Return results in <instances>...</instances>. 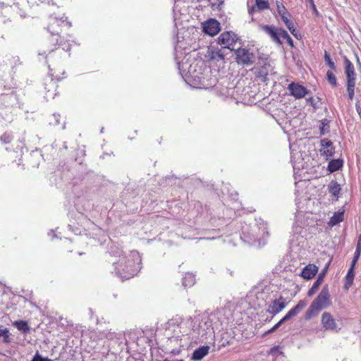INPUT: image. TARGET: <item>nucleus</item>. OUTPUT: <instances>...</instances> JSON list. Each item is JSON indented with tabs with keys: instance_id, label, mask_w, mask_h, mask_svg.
<instances>
[{
	"instance_id": "nucleus-1",
	"label": "nucleus",
	"mask_w": 361,
	"mask_h": 361,
	"mask_svg": "<svg viewBox=\"0 0 361 361\" xmlns=\"http://www.w3.org/2000/svg\"><path fill=\"white\" fill-rule=\"evenodd\" d=\"M110 253L115 258L112 260V272L122 281L133 278L142 268V259L137 251L133 250L126 253L118 247L113 246Z\"/></svg>"
},
{
	"instance_id": "nucleus-2",
	"label": "nucleus",
	"mask_w": 361,
	"mask_h": 361,
	"mask_svg": "<svg viewBox=\"0 0 361 361\" xmlns=\"http://www.w3.org/2000/svg\"><path fill=\"white\" fill-rule=\"evenodd\" d=\"M182 46L180 43L175 47V59L178 64V68L183 78H185V80L193 79H202L200 76V71L197 70V67L200 63L203 64V61L199 60L191 63V56L189 53L184 52L185 56L183 59L182 57Z\"/></svg>"
},
{
	"instance_id": "nucleus-3",
	"label": "nucleus",
	"mask_w": 361,
	"mask_h": 361,
	"mask_svg": "<svg viewBox=\"0 0 361 361\" xmlns=\"http://www.w3.org/2000/svg\"><path fill=\"white\" fill-rule=\"evenodd\" d=\"M225 310L221 309L212 312L209 315L204 317L200 322L197 329V333L202 338H206L207 336H212L214 333V328H218L219 325L226 322V319L224 317Z\"/></svg>"
},
{
	"instance_id": "nucleus-4",
	"label": "nucleus",
	"mask_w": 361,
	"mask_h": 361,
	"mask_svg": "<svg viewBox=\"0 0 361 361\" xmlns=\"http://www.w3.org/2000/svg\"><path fill=\"white\" fill-rule=\"evenodd\" d=\"M268 235L267 224L262 220H256L252 225H246L243 227L241 239L247 243H252L256 241L259 244H264V240Z\"/></svg>"
},
{
	"instance_id": "nucleus-5",
	"label": "nucleus",
	"mask_w": 361,
	"mask_h": 361,
	"mask_svg": "<svg viewBox=\"0 0 361 361\" xmlns=\"http://www.w3.org/2000/svg\"><path fill=\"white\" fill-rule=\"evenodd\" d=\"M331 305L330 295L327 286H325L317 297L312 301L305 313V319L309 320L317 315L322 310Z\"/></svg>"
},
{
	"instance_id": "nucleus-6",
	"label": "nucleus",
	"mask_w": 361,
	"mask_h": 361,
	"mask_svg": "<svg viewBox=\"0 0 361 361\" xmlns=\"http://www.w3.org/2000/svg\"><path fill=\"white\" fill-rule=\"evenodd\" d=\"M345 73L347 78V92L348 97L352 100L355 94L356 73L351 61L346 57L344 59Z\"/></svg>"
},
{
	"instance_id": "nucleus-7",
	"label": "nucleus",
	"mask_w": 361,
	"mask_h": 361,
	"mask_svg": "<svg viewBox=\"0 0 361 361\" xmlns=\"http://www.w3.org/2000/svg\"><path fill=\"white\" fill-rule=\"evenodd\" d=\"M66 18L63 16L61 18H57L56 17L51 16L49 19V23L48 25V30L50 32V33L52 35V41L56 42V43L59 42L58 39V34H59V27L63 25H68V26H71V23L66 22Z\"/></svg>"
},
{
	"instance_id": "nucleus-8",
	"label": "nucleus",
	"mask_w": 361,
	"mask_h": 361,
	"mask_svg": "<svg viewBox=\"0 0 361 361\" xmlns=\"http://www.w3.org/2000/svg\"><path fill=\"white\" fill-rule=\"evenodd\" d=\"M235 54L239 65L249 66L255 62V55L247 49L238 48L235 51Z\"/></svg>"
},
{
	"instance_id": "nucleus-9",
	"label": "nucleus",
	"mask_w": 361,
	"mask_h": 361,
	"mask_svg": "<svg viewBox=\"0 0 361 361\" xmlns=\"http://www.w3.org/2000/svg\"><path fill=\"white\" fill-rule=\"evenodd\" d=\"M321 324L325 331L338 332L341 330V325L333 316L327 312L322 314Z\"/></svg>"
},
{
	"instance_id": "nucleus-10",
	"label": "nucleus",
	"mask_w": 361,
	"mask_h": 361,
	"mask_svg": "<svg viewBox=\"0 0 361 361\" xmlns=\"http://www.w3.org/2000/svg\"><path fill=\"white\" fill-rule=\"evenodd\" d=\"M307 305V302L305 300H300L298 304L291 310H290L287 314L277 323L274 327L269 331L272 332L279 328L281 325L285 322L289 320L290 318L296 316Z\"/></svg>"
},
{
	"instance_id": "nucleus-11",
	"label": "nucleus",
	"mask_w": 361,
	"mask_h": 361,
	"mask_svg": "<svg viewBox=\"0 0 361 361\" xmlns=\"http://www.w3.org/2000/svg\"><path fill=\"white\" fill-rule=\"evenodd\" d=\"M307 305V302L305 300H300L298 304L291 310H290L287 314L277 323L274 327L269 331L272 332L279 328L281 325L285 322L289 320L290 318L296 316Z\"/></svg>"
},
{
	"instance_id": "nucleus-12",
	"label": "nucleus",
	"mask_w": 361,
	"mask_h": 361,
	"mask_svg": "<svg viewBox=\"0 0 361 361\" xmlns=\"http://www.w3.org/2000/svg\"><path fill=\"white\" fill-rule=\"evenodd\" d=\"M307 305V302L305 300H300L298 304L291 310H290L287 314L277 323L274 327L269 331L272 332L279 328L281 325L285 322L289 320L290 318L296 316Z\"/></svg>"
},
{
	"instance_id": "nucleus-13",
	"label": "nucleus",
	"mask_w": 361,
	"mask_h": 361,
	"mask_svg": "<svg viewBox=\"0 0 361 361\" xmlns=\"http://www.w3.org/2000/svg\"><path fill=\"white\" fill-rule=\"evenodd\" d=\"M307 305V302L305 300H300L298 304L291 310H290L287 314L277 323L274 327L269 331L272 332L279 328L281 325L285 322L289 320L290 318L296 316Z\"/></svg>"
},
{
	"instance_id": "nucleus-14",
	"label": "nucleus",
	"mask_w": 361,
	"mask_h": 361,
	"mask_svg": "<svg viewBox=\"0 0 361 361\" xmlns=\"http://www.w3.org/2000/svg\"><path fill=\"white\" fill-rule=\"evenodd\" d=\"M238 38L232 32H225L220 35L218 38V44L224 46V48L232 50L231 47L236 42Z\"/></svg>"
},
{
	"instance_id": "nucleus-15",
	"label": "nucleus",
	"mask_w": 361,
	"mask_h": 361,
	"mask_svg": "<svg viewBox=\"0 0 361 361\" xmlns=\"http://www.w3.org/2000/svg\"><path fill=\"white\" fill-rule=\"evenodd\" d=\"M288 90L290 92V94L295 99L303 98L308 93V90L305 87L296 82L289 84Z\"/></svg>"
},
{
	"instance_id": "nucleus-16",
	"label": "nucleus",
	"mask_w": 361,
	"mask_h": 361,
	"mask_svg": "<svg viewBox=\"0 0 361 361\" xmlns=\"http://www.w3.org/2000/svg\"><path fill=\"white\" fill-rule=\"evenodd\" d=\"M286 306V299L280 296L279 298L273 300L269 305L267 312L269 314L275 315L282 311Z\"/></svg>"
},
{
	"instance_id": "nucleus-17",
	"label": "nucleus",
	"mask_w": 361,
	"mask_h": 361,
	"mask_svg": "<svg viewBox=\"0 0 361 361\" xmlns=\"http://www.w3.org/2000/svg\"><path fill=\"white\" fill-rule=\"evenodd\" d=\"M321 148L319 149L321 155L325 157L326 159L334 156L335 153V148L333 142L328 139H322L320 141Z\"/></svg>"
},
{
	"instance_id": "nucleus-18",
	"label": "nucleus",
	"mask_w": 361,
	"mask_h": 361,
	"mask_svg": "<svg viewBox=\"0 0 361 361\" xmlns=\"http://www.w3.org/2000/svg\"><path fill=\"white\" fill-rule=\"evenodd\" d=\"M203 31L210 36L216 35L220 31V24L214 19H209L202 25Z\"/></svg>"
},
{
	"instance_id": "nucleus-19",
	"label": "nucleus",
	"mask_w": 361,
	"mask_h": 361,
	"mask_svg": "<svg viewBox=\"0 0 361 361\" xmlns=\"http://www.w3.org/2000/svg\"><path fill=\"white\" fill-rule=\"evenodd\" d=\"M46 1H48L49 4L51 0H27L26 2L25 1H22L20 3L17 2L16 4V6L20 9V15L21 16H25V11L29 7H30L31 5L37 4L38 2L44 3Z\"/></svg>"
},
{
	"instance_id": "nucleus-20",
	"label": "nucleus",
	"mask_w": 361,
	"mask_h": 361,
	"mask_svg": "<svg viewBox=\"0 0 361 361\" xmlns=\"http://www.w3.org/2000/svg\"><path fill=\"white\" fill-rule=\"evenodd\" d=\"M318 271V267L313 264H309L305 266L300 274V276L305 279H312Z\"/></svg>"
},
{
	"instance_id": "nucleus-21",
	"label": "nucleus",
	"mask_w": 361,
	"mask_h": 361,
	"mask_svg": "<svg viewBox=\"0 0 361 361\" xmlns=\"http://www.w3.org/2000/svg\"><path fill=\"white\" fill-rule=\"evenodd\" d=\"M328 267H329V264H327L326 266V267L324 268V269L322 271V272L319 274L317 280L314 282L313 285L308 290V293H307L308 296H312L317 290V289L319 288V287L320 286V285L322 284V283L324 280V277L326 273Z\"/></svg>"
},
{
	"instance_id": "nucleus-22",
	"label": "nucleus",
	"mask_w": 361,
	"mask_h": 361,
	"mask_svg": "<svg viewBox=\"0 0 361 361\" xmlns=\"http://www.w3.org/2000/svg\"><path fill=\"white\" fill-rule=\"evenodd\" d=\"M209 346H202L195 349L192 353V359L195 361L201 360L209 353Z\"/></svg>"
},
{
	"instance_id": "nucleus-23",
	"label": "nucleus",
	"mask_w": 361,
	"mask_h": 361,
	"mask_svg": "<svg viewBox=\"0 0 361 361\" xmlns=\"http://www.w3.org/2000/svg\"><path fill=\"white\" fill-rule=\"evenodd\" d=\"M264 30L271 37L272 40L279 44H281L282 42L280 40L279 32H278L274 27L266 25L263 27Z\"/></svg>"
},
{
	"instance_id": "nucleus-24",
	"label": "nucleus",
	"mask_w": 361,
	"mask_h": 361,
	"mask_svg": "<svg viewBox=\"0 0 361 361\" xmlns=\"http://www.w3.org/2000/svg\"><path fill=\"white\" fill-rule=\"evenodd\" d=\"M354 267H355V265L351 264V266H350V269H348V273L345 277L344 288L346 290H348L353 283V279H354V276H355Z\"/></svg>"
},
{
	"instance_id": "nucleus-25",
	"label": "nucleus",
	"mask_w": 361,
	"mask_h": 361,
	"mask_svg": "<svg viewBox=\"0 0 361 361\" xmlns=\"http://www.w3.org/2000/svg\"><path fill=\"white\" fill-rule=\"evenodd\" d=\"M343 214L344 211H338L331 217L329 221V226L331 227H333L336 226V224H339L340 222L343 221Z\"/></svg>"
},
{
	"instance_id": "nucleus-26",
	"label": "nucleus",
	"mask_w": 361,
	"mask_h": 361,
	"mask_svg": "<svg viewBox=\"0 0 361 361\" xmlns=\"http://www.w3.org/2000/svg\"><path fill=\"white\" fill-rule=\"evenodd\" d=\"M343 166V161L341 159H333L329 162L328 170L331 172H335Z\"/></svg>"
},
{
	"instance_id": "nucleus-27",
	"label": "nucleus",
	"mask_w": 361,
	"mask_h": 361,
	"mask_svg": "<svg viewBox=\"0 0 361 361\" xmlns=\"http://www.w3.org/2000/svg\"><path fill=\"white\" fill-rule=\"evenodd\" d=\"M195 283V277L191 273H187L182 279V284L184 287H191Z\"/></svg>"
},
{
	"instance_id": "nucleus-28",
	"label": "nucleus",
	"mask_w": 361,
	"mask_h": 361,
	"mask_svg": "<svg viewBox=\"0 0 361 361\" xmlns=\"http://www.w3.org/2000/svg\"><path fill=\"white\" fill-rule=\"evenodd\" d=\"M328 187L329 192L338 198L341 189L340 185L336 181H331Z\"/></svg>"
},
{
	"instance_id": "nucleus-29",
	"label": "nucleus",
	"mask_w": 361,
	"mask_h": 361,
	"mask_svg": "<svg viewBox=\"0 0 361 361\" xmlns=\"http://www.w3.org/2000/svg\"><path fill=\"white\" fill-rule=\"evenodd\" d=\"M13 325L19 331H23V333H27L30 331V326L25 321H23V320L16 321L13 323Z\"/></svg>"
},
{
	"instance_id": "nucleus-30",
	"label": "nucleus",
	"mask_w": 361,
	"mask_h": 361,
	"mask_svg": "<svg viewBox=\"0 0 361 361\" xmlns=\"http://www.w3.org/2000/svg\"><path fill=\"white\" fill-rule=\"evenodd\" d=\"M329 129L330 126L329 121L326 119L323 120L319 126L320 135H324L328 133L329 132Z\"/></svg>"
},
{
	"instance_id": "nucleus-31",
	"label": "nucleus",
	"mask_w": 361,
	"mask_h": 361,
	"mask_svg": "<svg viewBox=\"0 0 361 361\" xmlns=\"http://www.w3.org/2000/svg\"><path fill=\"white\" fill-rule=\"evenodd\" d=\"M279 35H280V37L286 39L287 41L288 44L290 47H293V41L292 38L290 37V35H288V33L287 32V31H286L284 30H280Z\"/></svg>"
},
{
	"instance_id": "nucleus-32",
	"label": "nucleus",
	"mask_w": 361,
	"mask_h": 361,
	"mask_svg": "<svg viewBox=\"0 0 361 361\" xmlns=\"http://www.w3.org/2000/svg\"><path fill=\"white\" fill-rule=\"evenodd\" d=\"M361 252V243L358 241L351 264L355 265Z\"/></svg>"
},
{
	"instance_id": "nucleus-33",
	"label": "nucleus",
	"mask_w": 361,
	"mask_h": 361,
	"mask_svg": "<svg viewBox=\"0 0 361 361\" xmlns=\"http://www.w3.org/2000/svg\"><path fill=\"white\" fill-rule=\"evenodd\" d=\"M269 355L273 356V361H276V359L279 355H283V353L279 351V347L276 346L270 349Z\"/></svg>"
},
{
	"instance_id": "nucleus-34",
	"label": "nucleus",
	"mask_w": 361,
	"mask_h": 361,
	"mask_svg": "<svg viewBox=\"0 0 361 361\" xmlns=\"http://www.w3.org/2000/svg\"><path fill=\"white\" fill-rule=\"evenodd\" d=\"M326 78H327L328 82L331 85H333L334 87L337 85L336 78L334 74L333 73V72H331V71H328L326 72Z\"/></svg>"
},
{
	"instance_id": "nucleus-35",
	"label": "nucleus",
	"mask_w": 361,
	"mask_h": 361,
	"mask_svg": "<svg viewBox=\"0 0 361 361\" xmlns=\"http://www.w3.org/2000/svg\"><path fill=\"white\" fill-rule=\"evenodd\" d=\"M256 5L259 10H264L269 8L268 0H256Z\"/></svg>"
},
{
	"instance_id": "nucleus-36",
	"label": "nucleus",
	"mask_w": 361,
	"mask_h": 361,
	"mask_svg": "<svg viewBox=\"0 0 361 361\" xmlns=\"http://www.w3.org/2000/svg\"><path fill=\"white\" fill-rule=\"evenodd\" d=\"M324 59H325V61L326 63H327V65L331 68H332L333 70H335L336 69V66H335V63L334 62L331 60L329 54L325 51V54H324Z\"/></svg>"
},
{
	"instance_id": "nucleus-37",
	"label": "nucleus",
	"mask_w": 361,
	"mask_h": 361,
	"mask_svg": "<svg viewBox=\"0 0 361 361\" xmlns=\"http://www.w3.org/2000/svg\"><path fill=\"white\" fill-rule=\"evenodd\" d=\"M12 139H13L12 135L10 133H7L3 134L0 137L1 141L4 144L10 143L11 142Z\"/></svg>"
},
{
	"instance_id": "nucleus-38",
	"label": "nucleus",
	"mask_w": 361,
	"mask_h": 361,
	"mask_svg": "<svg viewBox=\"0 0 361 361\" xmlns=\"http://www.w3.org/2000/svg\"><path fill=\"white\" fill-rule=\"evenodd\" d=\"M281 19L283 20V22L285 23V25H286V27H288V29L289 30H291V29H293V27H294V24L290 20L288 17L286 16H283L281 17Z\"/></svg>"
},
{
	"instance_id": "nucleus-39",
	"label": "nucleus",
	"mask_w": 361,
	"mask_h": 361,
	"mask_svg": "<svg viewBox=\"0 0 361 361\" xmlns=\"http://www.w3.org/2000/svg\"><path fill=\"white\" fill-rule=\"evenodd\" d=\"M224 55L222 53L221 50H218L216 51H213L212 54V59H224Z\"/></svg>"
},
{
	"instance_id": "nucleus-40",
	"label": "nucleus",
	"mask_w": 361,
	"mask_h": 361,
	"mask_svg": "<svg viewBox=\"0 0 361 361\" xmlns=\"http://www.w3.org/2000/svg\"><path fill=\"white\" fill-rule=\"evenodd\" d=\"M277 10L281 17L286 15V9L283 5L277 4Z\"/></svg>"
},
{
	"instance_id": "nucleus-41",
	"label": "nucleus",
	"mask_w": 361,
	"mask_h": 361,
	"mask_svg": "<svg viewBox=\"0 0 361 361\" xmlns=\"http://www.w3.org/2000/svg\"><path fill=\"white\" fill-rule=\"evenodd\" d=\"M59 45L62 47L63 51H68L71 49V44L69 43L63 42L62 40L60 41Z\"/></svg>"
},
{
	"instance_id": "nucleus-42",
	"label": "nucleus",
	"mask_w": 361,
	"mask_h": 361,
	"mask_svg": "<svg viewBox=\"0 0 361 361\" xmlns=\"http://www.w3.org/2000/svg\"><path fill=\"white\" fill-rule=\"evenodd\" d=\"M32 361H51V360L48 357H43L39 355H36Z\"/></svg>"
},
{
	"instance_id": "nucleus-43",
	"label": "nucleus",
	"mask_w": 361,
	"mask_h": 361,
	"mask_svg": "<svg viewBox=\"0 0 361 361\" xmlns=\"http://www.w3.org/2000/svg\"><path fill=\"white\" fill-rule=\"evenodd\" d=\"M52 117L54 118V122H51V124L52 125H59V119H60V115L57 114H54Z\"/></svg>"
},
{
	"instance_id": "nucleus-44",
	"label": "nucleus",
	"mask_w": 361,
	"mask_h": 361,
	"mask_svg": "<svg viewBox=\"0 0 361 361\" xmlns=\"http://www.w3.org/2000/svg\"><path fill=\"white\" fill-rule=\"evenodd\" d=\"M307 2L310 3V6L312 8V9L313 10L314 13L316 14V15H318V11L316 8V6L314 4V0H306Z\"/></svg>"
},
{
	"instance_id": "nucleus-45",
	"label": "nucleus",
	"mask_w": 361,
	"mask_h": 361,
	"mask_svg": "<svg viewBox=\"0 0 361 361\" xmlns=\"http://www.w3.org/2000/svg\"><path fill=\"white\" fill-rule=\"evenodd\" d=\"M9 331L7 328L0 327V338L6 336Z\"/></svg>"
},
{
	"instance_id": "nucleus-46",
	"label": "nucleus",
	"mask_w": 361,
	"mask_h": 361,
	"mask_svg": "<svg viewBox=\"0 0 361 361\" xmlns=\"http://www.w3.org/2000/svg\"><path fill=\"white\" fill-rule=\"evenodd\" d=\"M3 342L5 343H8L11 342L10 333L9 332H8V334H6V336L3 337Z\"/></svg>"
},
{
	"instance_id": "nucleus-47",
	"label": "nucleus",
	"mask_w": 361,
	"mask_h": 361,
	"mask_svg": "<svg viewBox=\"0 0 361 361\" xmlns=\"http://www.w3.org/2000/svg\"><path fill=\"white\" fill-rule=\"evenodd\" d=\"M290 32L295 37L298 38V32L294 28V27L291 30H290Z\"/></svg>"
},
{
	"instance_id": "nucleus-48",
	"label": "nucleus",
	"mask_w": 361,
	"mask_h": 361,
	"mask_svg": "<svg viewBox=\"0 0 361 361\" xmlns=\"http://www.w3.org/2000/svg\"><path fill=\"white\" fill-rule=\"evenodd\" d=\"M49 75L51 77V79H52V80H54V73H52V70H51L49 67Z\"/></svg>"
},
{
	"instance_id": "nucleus-49",
	"label": "nucleus",
	"mask_w": 361,
	"mask_h": 361,
	"mask_svg": "<svg viewBox=\"0 0 361 361\" xmlns=\"http://www.w3.org/2000/svg\"><path fill=\"white\" fill-rule=\"evenodd\" d=\"M48 235L51 236L52 238L56 237V235L54 233L53 231H51V232L48 233Z\"/></svg>"
},
{
	"instance_id": "nucleus-50",
	"label": "nucleus",
	"mask_w": 361,
	"mask_h": 361,
	"mask_svg": "<svg viewBox=\"0 0 361 361\" xmlns=\"http://www.w3.org/2000/svg\"><path fill=\"white\" fill-rule=\"evenodd\" d=\"M223 4V1H220V3L216 6V4L212 3V7H215V6H216V8H218V7H219L221 4Z\"/></svg>"
},
{
	"instance_id": "nucleus-51",
	"label": "nucleus",
	"mask_w": 361,
	"mask_h": 361,
	"mask_svg": "<svg viewBox=\"0 0 361 361\" xmlns=\"http://www.w3.org/2000/svg\"><path fill=\"white\" fill-rule=\"evenodd\" d=\"M255 10L254 8H252L251 9L249 10V12L250 13H252V12Z\"/></svg>"
},
{
	"instance_id": "nucleus-52",
	"label": "nucleus",
	"mask_w": 361,
	"mask_h": 361,
	"mask_svg": "<svg viewBox=\"0 0 361 361\" xmlns=\"http://www.w3.org/2000/svg\"><path fill=\"white\" fill-rule=\"evenodd\" d=\"M50 96H51V94H49V92H47V93L46 94V97H47V98H49Z\"/></svg>"
},
{
	"instance_id": "nucleus-53",
	"label": "nucleus",
	"mask_w": 361,
	"mask_h": 361,
	"mask_svg": "<svg viewBox=\"0 0 361 361\" xmlns=\"http://www.w3.org/2000/svg\"><path fill=\"white\" fill-rule=\"evenodd\" d=\"M44 54H45V52H44V53H40V52H39V55H44Z\"/></svg>"
}]
</instances>
